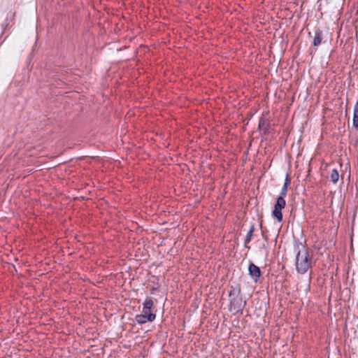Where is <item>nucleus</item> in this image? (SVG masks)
<instances>
[{
  "instance_id": "nucleus-1",
  "label": "nucleus",
  "mask_w": 358,
  "mask_h": 358,
  "mask_svg": "<svg viewBox=\"0 0 358 358\" xmlns=\"http://www.w3.org/2000/svg\"><path fill=\"white\" fill-rule=\"evenodd\" d=\"M312 266V258L307 251L303 249L297 253L296 257V270L300 273H305Z\"/></svg>"
},
{
  "instance_id": "nucleus-2",
  "label": "nucleus",
  "mask_w": 358,
  "mask_h": 358,
  "mask_svg": "<svg viewBox=\"0 0 358 358\" xmlns=\"http://www.w3.org/2000/svg\"><path fill=\"white\" fill-rule=\"evenodd\" d=\"M286 205L285 200H282L280 199H277L276 203L274 205V208L272 212V215L279 222H281L282 221V210L285 208Z\"/></svg>"
},
{
  "instance_id": "nucleus-3",
  "label": "nucleus",
  "mask_w": 358,
  "mask_h": 358,
  "mask_svg": "<svg viewBox=\"0 0 358 358\" xmlns=\"http://www.w3.org/2000/svg\"><path fill=\"white\" fill-rule=\"evenodd\" d=\"M248 271L251 278L254 280L255 282H257L262 275L259 267H258L253 263H250L248 266Z\"/></svg>"
},
{
  "instance_id": "nucleus-4",
  "label": "nucleus",
  "mask_w": 358,
  "mask_h": 358,
  "mask_svg": "<svg viewBox=\"0 0 358 358\" xmlns=\"http://www.w3.org/2000/svg\"><path fill=\"white\" fill-rule=\"evenodd\" d=\"M155 314H144L137 315L136 316V321L138 324H145L147 322H152L155 320Z\"/></svg>"
},
{
  "instance_id": "nucleus-5",
  "label": "nucleus",
  "mask_w": 358,
  "mask_h": 358,
  "mask_svg": "<svg viewBox=\"0 0 358 358\" xmlns=\"http://www.w3.org/2000/svg\"><path fill=\"white\" fill-rule=\"evenodd\" d=\"M153 307V301L150 298H147L144 303L143 307V313L144 314H153L151 313V310Z\"/></svg>"
},
{
  "instance_id": "nucleus-6",
  "label": "nucleus",
  "mask_w": 358,
  "mask_h": 358,
  "mask_svg": "<svg viewBox=\"0 0 358 358\" xmlns=\"http://www.w3.org/2000/svg\"><path fill=\"white\" fill-rule=\"evenodd\" d=\"M259 128L261 131H263L265 134L268 132L270 128V123L268 120L264 117H262L259 122Z\"/></svg>"
},
{
  "instance_id": "nucleus-7",
  "label": "nucleus",
  "mask_w": 358,
  "mask_h": 358,
  "mask_svg": "<svg viewBox=\"0 0 358 358\" xmlns=\"http://www.w3.org/2000/svg\"><path fill=\"white\" fill-rule=\"evenodd\" d=\"M322 31L320 29L315 31V38L313 39V45L318 46L321 44L322 40Z\"/></svg>"
},
{
  "instance_id": "nucleus-8",
  "label": "nucleus",
  "mask_w": 358,
  "mask_h": 358,
  "mask_svg": "<svg viewBox=\"0 0 358 358\" xmlns=\"http://www.w3.org/2000/svg\"><path fill=\"white\" fill-rule=\"evenodd\" d=\"M352 124L354 127L358 129V101L356 102L354 106Z\"/></svg>"
},
{
  "instance_id": "nucleus-9",
  "label": "nucleus",
  "mask_w": 358,
  "mask_h": 358,
  "mask_svg": "<svg viewBox=\"0 0 358 358\" xmlns=\"http://www.w3.org/2000/svg\"><path fill=\"white\" fill-rule=\"evenodd\" d=\"M254 231H255V227L253 225H252L250 227V229L249 231L248 232L245 239L244 243H245V246L246 248H248V244L250 242V241L252 239V234H253Z\"/></svg>"
},
{
  "instance_id": "nucleus-10",
  "label": "nucleus",
  "mask_w": 358,
  "mask_h": 358,
  "mask_svg": "<svg viewBox=\"0 0 358 358\" xmlns=\"http://www.w3.org/2000/svg\"><path fill=\"white\" fill-rule=\"evenodd\" d=\"M330 178L334 183H336L338 182L339 179V174L336 169H333L331 171V173L330 174Z\"/></svg>"
},
{
  "instance_id": "nucleus-11",
  "label": "nucleus",
  "mask_w": 358,
  "mask_h": 358,
  "mask_svg": "<svg viewBox=\"0 0 358 358\" xmlns=\"http://www.w3.org/2000/svg\"><path fill=\"white\" fill-rule=\"evenodd\" d=\"M288 191V187L283 186L280 195L278 196L277 199H282V200H285V196L287 195Z\"/></svg>"
},
{
  "instance_id": "nucleus-12",
  "label": "nucleus",
  "mask_w": 358,
  "mask_h": 358,
  "mask_svg": "<svg viewBox=\"0 0 358 358\" xmlns=\"http://www.w3.org/2000/svg\"><path fill=\"white\" fill-rule=\"evenodd\" d=\"M291 183V178H289V176L287 174L285 180V182L283 186L288 187Z\"/></svg>"
},
{
  "instance_id": "nucleus-13",
  "label": "nucleus",
  "mask_w": 358,
  "mask_h": 358,
  "mask_svg": "<svg viewBox=\"0 0 358 358\" xmlns=\"http://www.w3.org/2000/svg\"><path fill=\"white\" fill-rule=\"evenodd\" d=\"M206 358H207V357H206Z\"/></svg>"
}]
</instances>
